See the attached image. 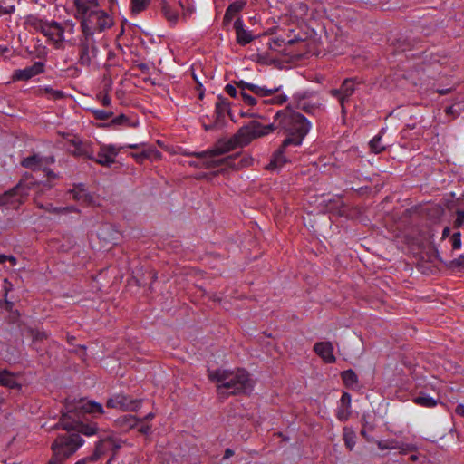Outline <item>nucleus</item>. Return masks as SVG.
Returning a JSON list of instances; mask_svg holds the SVG:
<instances>
[{"instance_id":"1","label":"nucleus","mask_w":464,"mask_h":464,"mask_svg":"<svg viewBox=\"0 0 464 464\" xmlns=\"http://www.w3.org/2000/svg\"><path fill=\"white\" fill-rule=\"evenodd\" d=\"M66 411L63 412L57 423V427L62 428L68 432L82 434L87 437L96 435L99 427L96 422L85 421L86 414L93 416L102 415L104 413L103 407L101 403L94 401H86L81 399L75 403L67 402Z\"/></svg>"},{"instance_id":"2","label":"nucleus","mask_w":464,"mask_h":464,"mask_svg":"<svg viewBox=\"0 0 464 464\" xmlns=\"http://www.w3.org/2000/svg\"><path fill=\"white\" fill-rule=\"evenodd\" d=\"M266 126L271 127V130L262 129L261 132H264V136L276 130L287 135L284 140V146L301 145L311 129L310 121L303 114L294 110L291 105L278 111L274 117V121Z\"/></svg>"},{"instance_id":"3","label":"nucleus","mask_w":464,"mask_h":464,"mask_svg":"<svg viewBox=\"0 0 464 464\" xmlns=\"http://www.w3.org/2000/svg\"><path fill=\"white\" fill-rule=\"evenodd\" d=\"M74 17L80 21L81 33L95 37L113 25L112 17L100 8L98 0H73Z\"/></svg>"},{"instance_id":"4","label":"nucleus","mask_w":464,"mask_h":464,"mask_svg":"<svg viewBox=\"0 0 464 464\" xmlns=\"http://www.w3.org/2000/svg\"><path fill=\"white\" fill-rule=\"evenodd\" d=\"M208 378L212 382L218 383V390H229V394L236 395L245 393L251 388V380L249 373L244 369H237L236 371L208 370Z\"/></svg>"},{"instance_id":"5","label":"nucleus","mask_w":464,"mask_h":464,"mask_svg":"<svg viewBox=\"0 0 464 464\" xmlns=\"http://www.w3.org/2000/svg\"><path fill=\"white\" fill-rule=\"evenodd\" d=\"M83 443L84 440L77 433L59 435L52 444L53 456L46 464H63Z\"/></svg>"},{"instance_id":"6","label":"nucleus","mask_w":464,"mask_h":464,"mask_svg":"<svg viewBox=\"0 0 464 464\" xmlns=\"http://www.w3.org/2000/svg\"><path fill=\"white\" fill-rule=\"evenodd\" d=\"M262 129L269 130L271 127L264 126L259 121H253L247 125L241 127L230 139L226 140V143L230 150L246 146L253 140L264 137V132H261Z\"/></svg>"},{"instance_id":"7","label":"nucleus","mask_w":464,"mask_h":464,"mask_svg":"<svg viewBox=\"0 0 464 464\" xmlns=\"http://www.w3.org/2000/svg\"><path fill=\"white\" fill-rule=\"evenodd\" d=\"M76 47L77 64H80L82 67L90 68L97 63L100 50L95 37L81 33Z\"/></svg>"},{"instance_id":"8","label":"nucleus","mask_w":464,"mask_h":464,"mask_svg":"<svg viewBox=\"0 0 464 464\" xmlns=\"http://www.w3.org/2000/svg\"><path fill=\"white\" fill-rule=\"evenodd\" d=\"M234 84L239 89V96L237 100H241L246 105L253 107L256 105L257 101L256 97L248 94L246 91H250L257 97L266 98L282 89V85L268 88L266 86H259L257 84L246 82L243 80L235 81Z\"/></svg>"},{"instance_id":"9","label":"nucleus","mask_w":464,"mask_h":464,"mask_svg":"<svg viewBox=\"0 0 464 464\" xmlns=\"http://www.w3.org/2000/svg\"><path fill=\"white\" fill-rule=\"evenodd\" d=\"M27 195L28 187L23 181H20L14 188L0 195V207L6 206L16 209L24 202Z\"/></svg>"},{"instance_id":"10","label":"nucleus","mask_w":464,"mask_h":464,"mask_svg":"<svg viewBox=\"0 0 464 464\" xmlns=\"http://www.w3.org/2000/svg\"><path fill=\"white\" fill-rule=\"evenodd\" d=\"M231 151L226 143V140H218L214 146L203 151L192 152L189 155L194 156L198 159H203V167L206 169H214L215 167H207V162L208 161H218L221 160L222 158H218L221 155H224L227 152Z\"/></svg>"},{"instance_id":"11","label":"nucleus","mask_w":464,"mask_h":464,"mask_svg":"<svg viewBox=\"0 0 464 464\" xmlns=\"http://www.w3.org/2000/svg\"><path fill=\"white\" fill-rule=\"evenodd\" d=\"M122 446V440L112 436L100 439L95 445L93 453L90 456L92 462L97 461L107 451L111 450L115 454Z\"/></svg>"},{"instance_id":"12","label":"nucleus","mask_w":464,"mask_h":464,"mask_svg":"<svg viewBox=\"0 0 464 464\" xmlns=\"http://www.w3.org/2000/svg\"><path fill=\"white\" fill-rule=\"evenodd\" d=\"M253 162V159L247 156H241L237 153L227 157H224L218 161H208L207 167H221L226 166L227 168L239 169L247 166H250Z\"/></svg>"},{"instance_id":"13","label":"nucleus","mask_w":464,"mask_h":464,"mask_svg":"<svg viewBox=\"0 0 464 464\" xmlns=\"http://www.w3.org/2000/svg\"><path fill=\"white\" fill-rule=\"evenodd\" d=\"M106 406L111 409H120L124 411H135L141 406L140 400H132L124 394H116L107 400Z\"/></svg>"},{"instance_id":"14","label":"nucleus","mask_w":464,"mask_h":464,"mask_svg":"<svg viewBox=\"0 0 464 464\" xmlns=\"http://www.w3.org/2000/svg\"><path fill=\"white\" fill-rule=\"evenodd\" d=\"M377 447L381 450H398L401 454H408L417 450V447L412 443H407L397 439H387L375 441Z\"/></svg>"},{"instance_id":"15","label":"nucleus","mask_w":464,"mask_h":464,"mask_svg":"<svg viewBox=\"0 0 464 464\" xmlns=\"http://www.w3.org/2000/svg\"><path fill=\"white\" fill-rule=\"evenodd\" d=\"M55 159L53 156L43 157L39 154H34L24 158L21 161V165L24 168L30 169L32 170L44 169V167L54 163Z\"/></svg>"},{"instance_id":"16","label":"nucleus","mask_w":464,"mask_h":464,"mask_svg":"<svg viewBox=\"0 0 464 464\" xmlns=\"http://www.w3.org/2000/svg\"><path fill=\"white\" fill-rule=\"evenodd\" d=\"M45 63L44 62H35L33 65L24 69H17L14 72L13 79L15 81H28L31 78L39 75L44 72Z\"/></svg>"},{"instance_id":"17","label":"nucleus","mask_w":464,"mask_h":464,"mask_svg":"<svg viewBox=\"0 0 464 464\" xmlns=\"http://www.w3.org/2000/svg\"><path fill=\"white\" fill-rule=\"evenodd\" d=\"M119 153V149L114 145H103L101 147L100 151L97 154V158L94 157L92 160L96 163L110 167L115 162V157Z\"/></svg>"},{"instance_id":"18","label":"nucleus","mask_w":464,"mask_h":464,"mask_svg":"<svg viewBox=\"0 0 464 464\" xmlns=\"http://www.w3.org/2000/svg\"><path fill=\"white\" fill-rule=\"evenodd\" d=\"M42 34L55 43H62L63 41L64 29L55 21H46L44 24Z\"/></svg>"},{"instance_id":"19","label":"nucleus","mask_w":464,"mask_h":464,"mask_svg":"<svg viewBox=\"0 0 464 464\" xmlns=\"http://www.w3.org/2000/svg\"><path fill=\"white\" fill-rule=\"evenodd\" d=\"M314 351L326 363H334L336 361L334 355V346L331 342H318L314 343Z\"/></svg>"},{"instance_id":"20","label":"nucleus","mask_w":464,"mask_h":464,"mask_svg":"<svg viewBox=\"0 0 464 464\" xmlns=\"http://www.w3.org/2000/svg\"><path fill=\"white\" fill-rule=\"evenodd\" d=\"M229 102L219 95L215 104V126H222L225 121L226 114L229 112Z\"/></svg>"},{"instance_id":"21","label":"nucleus","mask_w":464,"mask_h":464,"mask_svg":"<svg viewBox=\"0 0 464 464\" xmlns=\"http://www.w3.org/2000/svg\"><path fill=\"white\" fill-rule=\"evenodd\" d=\"M72 149L70 150L71 153L76 157H82L89 160L94 159L93 151L88 143L81 140H71Z\"/></svg>"},{"instance_id":"22","label":"nucleus","mask_w":464,"mask_h":464,"mask_svg":"<svg viewBox=\"0 0 464 464\" xmlns=\"http://www.w3.org/2000/svg\"><path fill=\"white\" fill-rule=\"evenodd\" d=\"M234 29L236 31L237 42L238 44L244 46L251 43L254 39L252 34L244 28L243 21L237 18L234 23Z\"/></svg>"},{"instance_id":"23","label":"nucleus","mask_w":464,"mask_h":464,"mask_svg":"<svg viewBox=\"0 0 464 464\" xmlns=\"http://www.w3.org/2000/svg\"><path fill=\"white\" fill-rule=\"evenodd\" d=\"M74 200L82 202L85 205H91L93 202L92 196L88 193L83 184L75 185L72 189L69 190Z\"/></svg>"},{"instance_id":"24","label":"nucleus","mask_w":464,"mask_h":464,"mask_svg":"<svg viewBox=\"0 0 464 464\" xmlns=\"http://www.w3.org/2000/svg\"><path fill=\"white\" fill-rule=\"evenodd\" d=\"M342 98H341V107H342V112H345V102L349 101V98L353 94L355 91V85H354V80L353 79H345L342 85Z\"/></svg>"},{"instance_id":"25","label":"nucleus","mask_w":464,"mask_h":464,"mask_svg":"<svg viewBox=\"0 0 464 464\" xmlns=\"http://www.w3.org/2000/svg\"><path fill=\"white\" fill-rule=\"evenodd\" d=\"M293 100L295 103V108L301 111H304L306 113H312L315 109L316 106L307 101V95L306 93H295L293 96Z\"/></svg>"},{"instance_id":"26","label":"nucleus","mask_w":464,"mask_h":464,"mask_svg":"<svg viewBox=\"0 0 464 464\" xmlns=\"http://www.w3.org/2000/svg\"><path fill=\"white\" fill-rule=\"evenodd\" d=\"M0 385L9 389H20L21 384L16 381L14 373L7 371L6 369L0 368Z\"/></svg>"},{"instance_id":"27","label":"nucleus","mask_w":464,"mask_h":464,"mask_svg":"<svg viewBox=\"0 0 464 464\" xmlns=\"http://www.w3.org/2000/svg\"><path fill=\"white\" fill-rule=\"evenodd\" d=\"M286 147L287 146H284L283 141L279 149L273 154L270 163L267 166L268 169H276L281 168L287 161L285 156V150Z\"/></svg>"},{"instance_id":"28","label":"nucleus","mask_w":464,"mask_h":464,"mask_svg":"<svg viewBox=\"0 0 464 464\" xmlns=\"http://www.w3.org/2000/svg\"><path fill=\"white\" fill-rule=\"evenodd\" d=\"M159 8L170 24H177L179 20V13L173 10L166 0H159Z\"/></svg>"},{"instance_id":"29","label":"nucleus","mask_w":464,"mask_h":464,"mask_svg":"<svg viewBox=\"0 0 464 464\" xmlns=\"http://www.w3.org/2000/svg\"><path fill=\"white\" fill-rule=\"evenodd\" d=\"M245 5H246L245 1H236L232 4H230L225 12L224 18H223V24L225 25H227L232 21L234 16L237 14H238L244 8Z\"/></svg>"},{"instance_id":"30","label":"nucleus","mask_w":464,"mask_h":464,"mask_svg":"<svg viewBox=\"0 0 464 464\" xmlns=\"http://www.w3.org/2000/svg\"><path fill=\"white\" fill-rule=\"evenodd\" d=\"M140 421V420L137 419L133 415H124L119 417L115 420V424L118 428L121 429L122 430L128 431L130 429L136 427Z\"/></svg>"},{"instance_id":"31","label":"nucleus","mask_w":464,"mask_h":464,"mask_svg":"<svg viewBox=\"0 0 464 464\" xmlns=\"http://www.w3.org/2000/svg\"><path fill=\"white\" fill-rule=\"evenodd\" d=\"M37 95L47 97L53 101L62 100L65 97V94L63 91L54 90L50 86L39 87L37 90Z\"/></svg>"},{"instance_id":"32","label":"nucleus","mask_w":464,"mask_h":464,"mask_svg":"<svg viewBox=\"0 0 464 464\" xmlns=\"http://www.w3.org/2000/svg\"><path fill=\"white\" fill-rule=\"evenodd\" d=\"M341 377L347 388L353 389L358 384L357 374L351 369L342 372Z\"/></svg>"},{"instance_id":"33","label":"nucleus","mask_w":464,"mask_h":464,"mask_svg":"<svg viewBox=\"0 0 464 464\" xmlns=\"http://www.w3.org/2000/svg\"><path fill=\"white\" fill-rule=\"evenodd\" d=\"M343 440L345 447L349 450H353L356 444V434L354 430L350 427H344L343 430Z\"/></svg>"},{"instance_id":"34","label":"nucleus","mask_w":464,"mask_h":464,"mask_svg":"<svg viewBox=\"0 0 464 464\" xmlns=\"http://www.w3.org/2000/svg\"><path fill=\"white\" fill-rule=\"evenodd\" d=\"M45 23L46 21H44L43 19L34 14H29L24 18V24L26 26L32 27L33 29L39 31L41 33Z\"/></svg>"},{"instance_id":"35","label":"nucleus","mask_w":464,"mask_h":464,"mask_svg":"<svg viewBox=\"0 0 464 464\" xmlns=\"http://www.w3.org/2000/svg\"><path fill=\"white\" fill-rule=\"evenodd\" d=\"M412 401L417 405L426 408H432L437 405L435 399L424 393L415 396Z\"/></svg>"},{"instance_id":"36","label":"nucleus","mask_w":464,"mask_h":464,"mask_svg":"<svg viewBox=\"0 0 464 464\" xmlns=\"http://www.w3.org/2000/svg\"><path fill=\"white\" fill-rule=\"evenodd\" d=\"M111 126H128V127H137L138 121H130L129 117L125 114H121L115 118H113L111 122Z\"/></svg>"},{"instance_id":"37","label":"nucleus","mask_w":464,"mask_h":464,"mask_svg":"<svg viewBox=\"0 0 464 464\" xmlns=\"http://www.w3.org/2000/svg\"><path fill=\"white\" fill-rule=\"evenodd\" d=\"M151 0H130L131 13L138 14L147 9Z\"/></svg>"},{"instance_id":"38","label":"nucleus","mask_w":464,"mask_h":464,"mask_svg":"<svg viewBox=\"0 0 464 464\" xmlns=\"http://www.w3.org/2000/svg\"><path fill=\"white\" fill-rule=\"evenodd\" d=\"M270 96L271 98L263 101L265 104L283 105L288 101L287 95L285 93H279V92Z\"/></svg>"},{"instance_id":"39","label":"nucleus","mask_w":464,"mask_h":464,"mask_svg":"<svg viewBox=\"0 0 464 464\" xmlns=\"http://www.w3.org/2000/svg\"><path fill=\"white\" fill-rule=\"evenodd\" d=\"M371 151L373 153H381L385 150V146L382 143V136L376 135L370 142Z\"/></svg>"},{"instance_id":"40","label":"nucleus","mask_w":464,"mask_h":464,"mask_svg":"<svg viewBox=\"0 0 464 464\" xmlns=\"http://www.w3.org/2000/svg\"><path fill=\"white\" fill-rule=\"evenodd\" d=\"M152 155L158 157L160 155V152L155 149H149L147 150H143L140 153L132 154V156L136 159L137 162H142L145 159H149Z\"/></svg>"},{"instance_id":"41","label":"nucleus","mask_w":464,"mask_h":464,"mask_svg":"<svg viewBox=\"0 0 464 464\" xmlns=\"http://www.w3.org/2000/svg\"><path fill=\"white\" fill-rule=\"evenodd\" d=\"M29 334L33 339V343L35 344L38 342H43L49 337V334L44 331H40L37 329H29Z\"/></svg>"},{"instance_id":"42","label":"nucleus","mask_w":464,"mask_h":464,"mask_svg":"<svg viewBox=\"0 0 464 464\" xmlns=\"http://www.w3.org/2000/svg\"><path fill=\"white\" fill-rule=\"evenodd\" d=\"M351 408H346L344 405L340 404L336 410V418L341 421H346L351 416Z\"/></svg>"},{"instance_id":"43","label":"nucleus","mask_w":464,"mask_h":464,"mask_svg":"<svg viewBox=\"0 0 464 464\" xmlns=\"http://www.w3.org/2000/svg\"><path fill=\"white\" fill-rule=\"evenodd\" d=\"M447 266L452 270L464 269V255H461L458 258L450 261L447 264Z\"/></svg>"},{"instance_id":"44","label":"nucleus","mask_w":464,"mask_h":464,"mask_svg":"<svg viewBox=\"0 0 464 464\" xmlns=\"http://www.w3.org/2000/svg\"><path fill=\"white\" fill-rule=\"evenodd\" d=\"M92 114L96 120L105 121L113 116V112L105 110H93Z\"/></svg>"},{"instance_id":"45","label":"nucleus","mask_w":464,"mask_h":464,"mask_svg":"<svg viewBox=\"0 0 464 464\" xmlns=\"http://www.w3.org/2000/svg\"><path fill=\"white\" fill-rule=\"evenodd\" d=\"M450 241H451L453 250L459 249L461 247V234H460V232H455L452 235Z\"/></svg>"},{"instance_id":"46","label":"nucleus","mask_w":464,"mask_h":464,"mask_svg":"<svg viewBox=\"0 0 464 464\" xmlns=\"http://www.w3.org/2000/svg\"><path fill=\"white\" fill-rule=\"evenodd\" d=\"M179 5L184 10V15L191 14L194 12V7L190 5L189 0H180Z\"/></svg>"},{"instance_id":"47","label":"nucleus","mask_w":464,"mask_h":464,"mask_svg":"<svg viewBox=\"0 0 464 464\" xmlns=\"http://www.w3.org/2000/svg\"><path fill=\"white\" fill-rule=\"evenodd\" d=\"M456 216L457 217H456V219L454 221L453 227L455 228H459L464 224V210H460V209L457 210Z\"/></svg>"},{"instance_id":"48","label":"nucleus","mask_w":464,"mask_h":464,"mask_svg":"<svg viewBox=\"0 0 464 464\" xmlns=\"http://www.w3.org/2000/svg\"><path fill=\"white\" fill-rule=\"evenodd\" d=\"M237 86H234L232 84H227L225 86V92L232 98L238 99L239 96V91L237 90Z\"/></svg>"},{"instance_id":"49","label":"nucleus","mask_w":464,"mask_h":464,"mask_svg":"<svg viewBox=\"0 0 464 464\" xmlns=\"http://www.w3.org/2000/svg\"><path fill=\"white\" fill-rule=\"evenodd\" d=\"M80 64H77V63L74 64V65H71L70 67L67 68V73L69 76L71 77H78L82 71L81 69L78 67Z\"/></svg>"},{"instance_id":"50","label":"nucleus","mask_w":464,"mask_h":464,"mask_svg":"<svg viewBox=\"0 0 464 464\" xmlns=\"http://www.w3.org/2000/svg\"><path fill=\"white\" fill-rule=\"evenodd\" d=\"M351 395L348 392H343L339 403L344 405L346 408H351Z\"/></svg>"},{"instance_id":"51","label":"nucleus","mask_w":464,"mask_h":464,"mask_svg":"<svg viewBox=\"0 0 464 464\" xmlns=\"http://www.w3.org/2000/svg\"><path fill=\"white\" fill-rule=\"evenodd\" d=\"M98 98L101 100V102L103 106H109L111 104V98L107 93H100Z\"/></svg>"},{"instance_id":"52","label":"nucleus","mask_w":464,"mask_h":464,"mask_svg":"<svg viewBox=\"0 0 464 464\" xmlns=\"http://www.w3.org/2000/svg\"><path fill=\"white\" fill-rule=\"evenodd\" d=\"M14 9L15 8H14V5H10V6L5 7V6L0 5V15L13 14L14 12Z\"/></svg>"},{"instance_id":"53","label":"nucleus","mask_w":464,"mask_h":464,"mask_svg":"<svg viewBox=\"0 0 464 464\" xmlns=\"http://www.w3.org/2000/svg\"><path fill=\"white\" fill-rule=\"evenodd\" d=\"M45 211L53 214H62V208L53 207L52 204L46 206Z\"/></svg>"},{"instance_id":"54","label":"nucleus","mask_w":464,"mask_h":464,"mask_svg":"<svg viewBox=\"0 0 464 464\" xmlns=\"http://www.w3.org/2000/svg\"><path fill=\"white\" fill-rule=\"evenodd\" d=\"M46 173V177L48 178V180L58 179V174L54 173L53 170L47 169L46 167L43 169Z\"/></svg>"},{"instance_id":"55","label":"nucleus","mask_w":464,"mask_h":464,"mask_svg":"<svg viewBox=\"0 0 464 464\" xmlns=\"http://www.w3.org/2000/svg\"><path fill=\"white\" fill-rule=\"evenodd\" d=\"M330 94L333 97L337 98L339 100V102L341 103V98L343 96L341 87L339 89H332L330 91Z\"/></svg>"},{"instance_id":"56","label":"nucleus","mask_w":464,"mask_h":464,"mask_svg":"<svg viewBox=\"0 0 464 464\" xmlns=\"http://www.w3.org/2000/svg\"><path fill=\"white\" fill-rule=\"evenodd\" d=\"M445 113L449 116H452L453 118H456L459 115L453 106L447 107L445 109Z\"/></svg>"},{"instance_id":"57","label":"nucleus","mask_w":464,"mask_h":464,"mask_svg":"<svg viewBox=\"0 0 464 464\" xmlns=\"http://www.w3.org/2000/svg\"><path fill=\"white\" fill-rule=\"evenodd\" d=\"M71 212H78V209L73 206H68L62 208V214H68Z\"/></svg>"},{"instance_id":"58","label":"nucleus","mask_w":464,"mask_h":464,"mask_svg":"<svg viewBox=\"0 0 464 464\" xmlns=\"http://www.w3.org/2000/svg\"><path fill=\"white\" fill-rule=\"evenodd\" d=\"M151 427L150 425H141L139 427V432L141 434H148L150 431Z\"/></svg>"},{"instance_id":"59","label":"nucleus","mask_w":464,"mask_h":464,"mask_svg":"<svg viewBox=\"0 0 464 464\" xmlns=\"http://www.w3.org/2000/svg\"><path fill=\"white\" fill-rule=\"evenodd\" d=\"M455 411L458 415L464 417V405L463 404L457 405Z\"/></svg>"},{"instance_id":"60","label":"nucleus","mask_w":464,"mask_h":464,"mask_svg":"<svg viewBox=\"0 0 464 464\" xmlns=\"http://www.w3.org/2000/svg\"><path fill=\"white\" fill-rule=\"evenodd\" d=\"M4 283H5L4 288H5V295L6 296L8 291L11 290L12 284L7 279H5Z\"/></svg>"},{"instance_id":"61","label":"nucleus","mask_w":464,"mask_h":464,"mask_svg":"<svg viewBox=\"0 0 464 464\" xmlns=\"http://www.w3.org/2000/svg\"><path fill=\"white\" fill-rule=\"evenodd\" d=\"M452 91L451 88H447V89H438L436 92L440 94V95H446V94H449Z\"/></svg>"},{"instance_id":"62","label":"nucleus","mask_w":464,"mask_h":464,"mask_svg":"<svg viewBox=\"0 0 464 464\" xmlns=\"http://www.w3.org/2000/svg\"><path fill=\"white\" fill-rule=\"evenodd\" d=\"M361 435H362V437H363L367 441H371V442H373V441H374V440H373L372 438H371V437L367 434V432H366V430H365L364 429L361 430Z\"/></svg>"},{"instance_id":"63","label":"nucleus","mask_w":464,"mask_h":464,"mask_svg":"<svg viewBox=\"0 0 464 464\" xmlns=\"http://www.w3.org/2000/svg\"><path fill=\"white\" fill-rule=\"evenodd\" d=\"M234 455V451L231 449H227L224 453L223 459H229Z\"/></svg>"},{"instance_id":"64","label":"nucleus","mask_w":464,"mask_h":464,"mask_svg":"<svg viewBox=\"0 0 464 464\" xmlns=\"http://www.w3.org/2000/svg\"><path fill=\"white\" fill-rule=\"evenodd\" d=\"M138 68L142 72H148V71H149V66L146 63H140V64H138Z\"/></svg>"}]
</instances>
